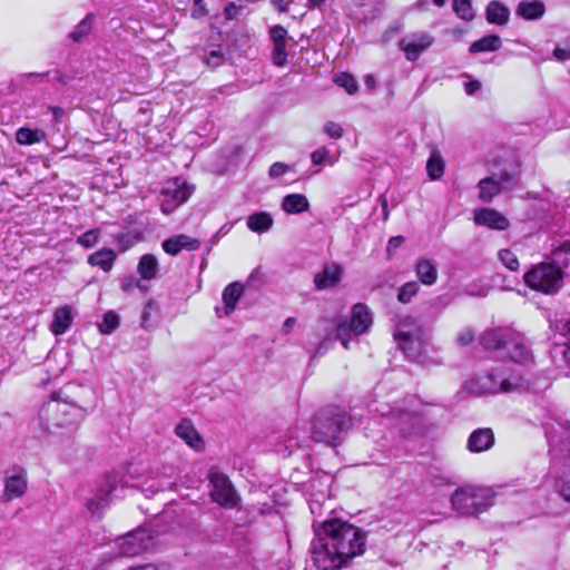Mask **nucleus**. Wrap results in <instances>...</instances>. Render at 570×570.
Returning <instances> with one entry per match:
<instances>
[{
	"label": "nucleus",
	"instance_id": "f257e3e1",
	"mask_svg": "<svg viewBox=\"0 0 570 570\" xmlns=\"http://www.w3.org/2000/svg\"><path fill=\"white\" fill-rule=\"evenodd\" d=\"M311 559L318 570H337L365 550L362 530L340 519L313 521Z\"/></svg>",
	"mask_w": 570,
	"mask_h": 570
},
{
	"label": "nucleus",
	"instance_id": "f03ea898",
	"mask_svg": "<svg viewBox=\"0 0 570 570\" xmlns=\"http://www.w3.org/2000/svg\"><path fill=\"white\" fill-rule=\"evenodd\" d=\"M325 326V336L320 343L316 355H323L328 344L338 340L345 350L350 348L352 336H360L368 332L373 324V315L368 306L357 303L352 307L350 318L338 316L335 318H323Z\"/></svg>",
	"mask_w": 570,
	"mask_h": 570
},
{
	"label": "nucleus",
	"instance_id": "7ed1b4c3",
	"mask_svg": "<svg viewBox=\"0 0 570 570\" xmlns=\"http://www.w3.org/2000/svg\"><path fill=\"white\" fill-rule=\"evenodd\" d=\"M481 345L497 352L498 357L527 365L532 355L523 335L511 327H494L487 330L480 337Z\"/></svg>",
	"mask_w": 570,
	"mask_h": 570
},
{
	"label": "nucleus",
	"instance_id": "20e7f679",
	"mask_svg": "<svg viewBox=\"0 0 570 570\" xmlns=\"http://www.w3.org/2000/svg\"><path fill=\"white\" fill-rule=\"evenodd\" d=\"M83 406L76 404L58 394L45 403L39 412V419L43 429L55 432L56 429L69 428L70 431L78 428L86 417Z\"/></svg>",
	"mask_w": 570,
	"mask_h": 570
},
{
	"label": "nucleus",
	"instance_id": "39448f33",
	"mask_svg": "<svg viewBox=\"0 0 570 570\" xmlns=\"http://www.w3.org/2000/svg\"><path fill=\"white\" fill-rule=\"evenodd\" d=\"M352 428L346 411L337 405L321 409L314 416L313 439L327 445H336Z\"/></svg>",
	"mask_w": 570,
	"mask_h": 570
},
{
	"label": "nucleus",
	"instance_id": "423d86ee",
	"mask_svg": "<svg viewBox=\"0 0 570 570\" xmlns=\"http://www.w3.org/2000/svg\"><path fill=\"white\" fill-rule=\"evenodd\" d=\"M494 495L489 489L464 487L455 490L452 507L461 514H479L493 505Z\"/></svg>",
	"mask_w": 570,
	"mask_h": 570
},
{
	"label": "nucleus",
	"instance_id": "0eeeda50",
	"mask_svg": "<svg viewBox=\"0 0 570 570\" xmlns=\"http://www.w3.org/2000/svg\"><path fill=\"white\" fill-rule=\"evenodd\" d=\"M563 275L554 264L541 263L524 274V282L532 289L554 294L562 285Z\"/></svg>",
	"mask_w": 570,
	"mask_h": 570
},
{
	"label": "nucleus",
	"instance_id": "6e6552de",
	"mask_svg": "<svg viewBox=\"0 0 570 570\" xmlns=\"http://www.w3.org/2000/svg\"><path fill=\"white\" fill-rule=\"evenodd\" d=\"M194 190L193 185L179 178L168 181L161 191L160 210L167 215L171 214L188 200Z\"/></svg>",
	"mask_w": 570,
	"mask_h": 570
},
{
	"label": "nucleus",
	"instance_id": "1a4fd4ad",
	"mask_svg": "<svg viewBox=\"0 0 570 570\" xmlns=\"http://www.w3.org/2000/svg\"><path fill=\"white\" fill-rule=\"evenodd\" d=\"M209 482L212 485L210 495L215 502L225 508L236 505V492L227 475L217 470H212Z\"/></svg>",
	"mask_w": 570,
	"mask_h": 570
},
{
	"label": "nucleus",
	"instance_id": "9d476101",
	"mask_svg": "<svg viewBox=\"0 0 570 570\" xmlns=\"http://www.w3.org/2000/svg\"><path fill=\"white\" fill-rule=\"evenodd\" d=\"M28 489L27 470L20 465H14L6 471L4 489L1 501L7 503L13 499L21 498Z\"/></svg>",
	"mask_w": 570,
	"mask_h": 570
},
{
	"label": "nucleus",
	"instance_id": "9b49d317",
	"mask_svg": "<svg viewBox=\"0 0 570 570\" xmlns=\"http://www.w3.org/2000/svg\"><path fill=\"white\" fill-rule=\"evenodd\" d=\"M154 546L151 531L139 528L126 534L119 544V553L124 557H135Z\"/></svg>",
	"mask_w": 570,
	"mask_h": 570
},
{
	"label": "nucleus",
	"instance_id": "f8f14e48",
	"mask_svg": "<svg viewBox=\"0 0 570 570\" xmlns=\"http://www.w3.org/2000/svg\"><path fill=\"white\" fill-rule=\"evenodd\" d=\"M433 36L425 31H421L402 38L399 41V48L404 52L406 60L415 61L422 52L433 45Z\"/></svg>",
	"mask_w": 570,
	"mask_h": 570
},
{
	"label": "nucleus",
	"instance_id": "ddd939ff",
	"mask_svg": "<svg viewBox=\"0 0 570 570\" xmlns=\"http://www.w3.org/2000/svg\"><path fill=\"white\" fill-rule=\"evenodd\" d=\"M411 322L414 326V318L411 316H406L401 320L397 324L396 332L394 333V338L399 342L400 347L406 354L409 358L416 360L420 355V337H415V333L411 330H404L406 323Z\"/></svg>",
	"mask_w": 570,
	"mask_h": 570
},
{
	"label": "nucleus",
	"instance_id": "4468645a",
	"mask_svg": "<svg viewBox=\"0 0 570 570\" xmlns=\"http://www.w3.org/2000/svg\"><path fill=\"white\" fill-rule=\"evenodd\" d=\"M269 39L273 43L272 49V61L277 67H284L287 63V51L286 43L289 39L287 30L281 26L276 24L269 28Z\"/></svg>",
	"mask_w": 570,
	"mask_h": 570
},
{
	"label": "nucleus",
	"instance_id": "2eb2a0df",
	"mask_svg": "<svg viewBox=\"0 0 570 570\" xmlns=\"http://www.w3.org/2000/svg\"><path fill=\"white\" fill-rule=\"evenodd\" d=\"M116 476L108 475L105 479L104 484L99 488L97 493L87 502V508L91 513H99L109 504L111 493L116 490Z\"/></svg>",
	"mask_w": 570,
	"mask_h": 570
},
{
	"label": "nucleus",
	"instance_id": "dca6fc26",
	"mask_svg": "<svg viewBox=\"0 0 570 570\" xmlns=\"http://www.w3.org/2000/svg\"><path fill=\"white\" fill-rule=\"evenodd\" d=\"M355 17L363 23L375 20L384 10V0H353Z\"/></svg>",
	"mask_w": 570,
	"mask_h": 570
},
{
	"label": "nucleus",
	"instance_id": "f3484780",
	"mask_svg": "<svg viewBox=\"0 0 570 570\" xmlns=\"http://www.w3.org/2000/svg\"><path fill=\"white\" fill-rule=\"evenodd\" d=\"M474 222L497 230H505L509 227L508 218L492 208H480L474 213Z\"/></svg>",
	"mask_w": 570,
	"mask_h": 570
},
{
	"label": "nucleus",
	"instance_id": "a211bd4d",
	"mask_svg": "<svg viewBox=\"0 0 570 570\" xmlns=\"http://www.w3.org/2000/svg\"><path fill=\"white\" fill-rule=\"evenodd\" d=\"M200 246V240L193 238L186 234L175 235L163 242V249L173 256H176L180 250H196Z\"/></svg>",
	"mask_w": 570,
	"mask_h": 570
},
{
	"label": "nucleus",
	"instance_id": "6ab92c4d",
	"mask_svg": "<svg viewBox=\"0 0 570 570\" xmlns=\"http://www.w3.org/2000/svg\"><path fill=\"white\" fill-rule=\"evenodd\" d=\"M341 277L342 268L340 265L326 264L320 273L315 274L314 285L320 291L332 288L338 284Z\"/></svg>",
	"mask_w": 570,
	"mask_h": 570
},
{
	"label": "nucleus",
	"instance_id": "aec40b11",
	"mask_svg": "<svg viewBox=\"0 0 570 570\" xmlns=\"http://www.w3.org/2000/svg\"><path fill=\"white\" fill-rule=\"evenodd\" d=\"M546 13L542 0H522L515 8V14L527 21L540 20Z\"/></svg>",
	"mask_w": 570,
	"mask_h": 570
},
{
	"label": "nucleus",
	"instance_id": "412c9836",
	"mask_svg": "<svg viewBox=\"0 0 570 570\" xmlns=\"http://www.w3.org/2000/svg\"><path fill=\"white\" fill-rule=\"evenodd\" d=\"M494 443V434L491 429H478L471 433L468 440L470 452L479 453L489 450Z\"/></svg>",
	"mask_w": 570,
	"mask_h": 570
},
{
	"label": "nucleus",
	"instance_id": "4be33fe9",
	"mask_svg": "<svg viewBox=\"0 0 570 570\" xmlns=\"http://www.w3.org/2000/svg\"><path fill=\"white\" fill-rule=\"evenodd\" d=\"M485 18L489 23L503 26L510 19V10L501 1L492 0L487 6Z\"/></svg>",
	"mask_w": 570,
	"mask_h": 570
},
{
	"label": "nucleus",
	"instance_id": "5701e85b",
	"mask_svg": "<svg viewBox=\"0 0 570 570\" xmlns=\"http://www.w3.org/2000/svg\"><path fill=\"white\" fill-rule=\"evenodd\" d=\"M71 308L68 305L59 307L55 311L50 330L55 335L65 334L72 323Z\"/></svg>",
	"mask_w": 570,
	"mask_h": 570
},
{
	"label": "nucleus",
	"instance_id": "b1692460",
	"mask_svg": "<svg viewBox=\"0 0 570 570\" xmlns=\"http://www.w3.org/2000/svg\"><path fill=\"white\" fill-rule=\"evenodd\" d=\"M242 294L243 285L239 282L230 283L224 288L222 299L224 302V313L226 316H229L235 311Z\"/></svg>",
	"mask_w": 570,
	"mask_h": 570
},
{
	"label": "nucleus",
	"instance_id": "393cba45",
	"mask_svg": "<svg viewBox=\"0 0 570 570\" xmlns=\"http://www.w3.org/2000/svg\"><path fill=\"white\" fill-rule=\"evenodd\" d=\"M479 198L483 203H490L497 195L502 193V188L497 180V176H489L478 183Z\"/></svg>",
	"mask_w": 570,
	"mask_h": 570
},
{
	"label": "nucleus",
	"instance_id": "a878e982",
	"mask_svg": "<svg viewBox=\"0 0 570 570\" xmlns=\"http://www.w3.org/2000/svg\"><path fill=\"white\" fill-rule=\"evenodd\" d=\"M116 253L110 248H101L88 257V264L91 266H98L104 272L111 271L114 263L116 261Z\"/></svg>",
	"mask_w": 570,
	"mask_h": 570
},
{
	"label": "nucleus",
	"instance_id": "bb28decb",
	"mask_svg": "<svg viewBox=\"0 0 570 570\" xmlns=\"http://www.w3.org/2000/svg\"><path fill=\"white\" fill-rule=\"evenodd\" d=\"M309 203L303 194H289L283 198L282 209L287 214H301L308 210Z\"/></svg>",
	"mask_w": 570,
	"mask_h": 570
},
{
	"label": "nucleus",
	"instance_id": "cd10ccee",
	"mask_svg": "<svg viewBox=\"0 0 570 570\" xmlns=\"http://www.w3.org/2000/svg\"><path fill=\"white\" fill-rule=\"evenodd\" d=\"M556 488L560 495L570 501V456L566 458L556 479Z\"/></svg>",
	"mask_w": 570,
	"mask_h": 570
},
{
	"label": "nucleus",
	"instance_id": "c85d7f7f",
	"mask_svg": "<svg viewBox=\"0 0 570 570\" xmlns=\"http://www.w3.org/2000/svg\"><path fill=\"white\" fill-rule=\"evenodd\" d=\"M273 217L266 212L254 213L247 217V227L255 233H265L273 226Z\"/></svg>",
	"mask_w": 570,
	"mask_h": 570
},
{
	"label": "nucleus",
	"instance_id": "c756f323",
	"mask_svg": "<svg viewBox=\"0 0 570 570\" xmlns=\"http://www.w3.org/2000/svg\"><path fill=\"white\" fill-rule=\"evenodd\" d=\"M176 434L194 449H199L202 439L195 428L188 421H183L176 426Z\"/></svg>",
	"mask_w": 570,
	"mask_h": 570
},
{
	"label": "nucleus",
	"instance_id": "7c9ffc66",
	"mask_svg": "<svg viewBox=\"0 0 570 570\" xmlns=\"http://www.w3.org/2000/svg\"><path fill=\"white\" fill-rule=\"evenodd\" d=\"M415 272L419 279L425 285H433L438 278V269L429 259H421L416 263Z\"/></svg>",
	"mask_w": 570,
	"mask_h": 570
},
{
	"label": "nucleus",
	"instance_id": "2f4dec72",
	"mask_svg": "<svg viewBox=\"0 0 570 570\" xmlns=\"http://www.w3.org/2000/svg\"><path fill=\"white\" fill-rule=\"evenodd\" d=\"M46 139V132L42 129L21 127L16 131V140L20 145H33Z\"/></svg>",
	"mask_w": 570,
	"mask_h": 570
},
{
	"label": "nucleus",
	"instance_id": "473e14b6",
	"mask_svg": "<svg viewBox=\"0 0 570 570\" xmlns=\"http://www.w3.org/2000/svg\"><path fill=\"white\" fill-rule=\"evenodd\" d=\"M501 38L498 35H488L474 41L469 51L478 53L483 51H497L501 48Z\"/></svg>",
	"mask_w": 570,
	"mask_h": 570
},
{
	"label": "nucleus",
	"instance_id": "72a5a7b5",
	"mask_svg": "<svg viewBox=\"0 0 570 570\" xmlns=\"http://www.w3.org/2000/svg\"><path fill=\"white\" fill-rule=\"evenodd\" d=\"M158 268L157 258L151 254L141 256L138 264V272L144 279H153L156 277Z\"/></svg>",
	"mask_w": 570,
	"mask_h": 570
},
{
	"label": "nucleus",
	"instance_id": "f704fd0d",
	"mask_svg": "<svg viewBox=\"0 0 570 570\" xmlns=\"http://www.w3.org/2000/svg\"><path fill=\"white\" fill-rule=\"evenodd\" d=\"M94 19L95 16L88 13L69 33V39L75 42H81L91 32Z\"/></svg>",
	"mask_w": 570,
	"mask_h": 570
},
{
	"label": "nucleus",
	"instance_id": "c9c22d12",
	"mask_svg": "<svg viewBox=\"0 0 570 570\" xmlns=\"http://www.w3.org/2000/svg\"><path fill=\"white\" fill-rule=\"evenodd\" d=\"M426 171L432 180L441 178L444 174V161L439 151H433L426 163Z\"/></svg>",
	"mask_w": 570,
	"mask_h": 570
},
{
	"label": "nucleus",
	"instance_id": "e433bc0d",
	"mask_svg": "<svg viewBox=\"0 0 570 570\" xmlns=\"http://www.w3.org/2000/svg\"><path fill=\"white\" fill-rule=\"evenodd\" d=\"M493 176H497V180L503 191H510L519 185L520 173L518 169H513L512 171L503 170L498 174H493Z\"/></svg>",
	"mask_w": 570,
	"mask_h": 570
},
{
	"label": "nucleus",
	"instance_id": "4c0bfd02",
	"mask_svg": "<svg viewBox=\"0 0 570 570\" xmlns=\"http://www.w3.org/2000/svg\"><path fill=\"white\" fill-rule=\"evenodd\" d=\"M333 80L338 87L345 89L348 95H354L358 90L357 80L351 73H336Z\"/></svg>",
	"mask_w": 570,
	"mask_h": 570
},
{
	"label": "nucleus",
	"instance_id": "58836bf2",
	"mask_svg": "<svg viewBox=\"0 0 570 570\" xmlns=\"http://www.w3.org/2000/svg\"><path fill=\"white\" fill-rule=\"evenodd\" d=\"M120 323V317L114 311L104 314L102 322L99 324V331L102 334H111Z\"/></svg>",
	"mask_w": 570,
	"mask_h": 570
},
{
	"label": "nucleus",
	"instance_id": "ea45409f",
	"mask_svg": "<svg viewBox=\"0 0 570 570\" xmlns=\"http://www.w3.org/2000/svg\"><path fill=\"white\" fill-rule=\"evenodd\" d=\"M452 7L461 19L470 21L474 18L471 0H453Z\"/></svg>",
	"mask_w": 570,
	"mask_h": 570
},
{
	"label": "nucleus",
	"instance_id": "a19ab883",
	"mask_svg": "<svg viewBox=\"0 0 570 570\" xmlns=\"http://www.w3.org/2000/svg\"><path fill=\"white\" fill-rule=\"evenodd\" d=\"M419 291V284L416 282H409L402 285L399 291L397 299L399 302L406 304L411 301L413 296L416 295Z\"/></svg>",
	"mask_w": 570,
	"mask_h": 570
},
{
	"label": "nucleus",
	"instance_id": "79ce46f5",
	"mask_svg": "<svg viewBox=\"0 0 570 570\" xmlns=\"http://www.w3.org/2000/svg\"><path fill=\"white\" fill-rule=\"evenodd\" d=\"M99 235L100 230L98 228L89 229L77 238V244L86 248H91L98 242Z\"/></svg>",
	"mask_w": 570,
	"mask_h": 570
},
{
	"label": "nucleus",
	"instance_id": "37998d69",
	"mask_svg": "<svg viewBox=\"0 0 570 570\" xmlns=\"http://www.w3.org/2000/svg\"><path fill=\"white\" fill-rule=\"evenodd\" d=\"M499 258L502 264L510 271H515L519 267V261L513 252L510 249H501L499 252Z\"/></svg>",
	"mask_w": 570,
	"mask_h": 570
},
{
	"label": "nucleus",
	"instance_id": "c03bdc74",
	"mask_svg": "<svg viewBox=\"0 0 570 570\" xmlns=\"http://www.w3.org/2000/svg\"><path fill=\"white\" fill-rule=\"evenodd\" d=\"M154 307L155 302L153 299H149L142 309L140 325L146 331H150L154 327V325L150 322V311L154 309Z\"/></svg>",
	"mask_w": 570,
	"mask_h": 570
},
{
	"label": "nucleus",
	"instance_id": "a18cd8bd",
	"mask_svg": "<svg viewBox=\"0 0 570 570\" xmlns=\"http://www.w3.org/2000/svg\"><path fill=\"white\" fill-rule=\"evenodd\" d=\"M552 55L559 61L570 60V38L564 41L563 47H556Z\"/></svg>",
	"mask_w": 570,
	"mask_h": 570
},
{
	"label": "nucleus",
	"instance_id": "49530a36",
	"mask_svg": "<svg viewBox=\"0 0 570 570\" xmlns=\"http://www.w3.org/2000/svg\"><path fill=\"white\" fill-rule=\"evenodd\" d=\"M197 535L203 542H216L223 539V534L217 530L203 529Z\"/></svg>",
	"mask_w": 570,
	"mask_h": 570
},
{
	"label": "nucleus",
	"instance_id": "de8ad7c7",
	"mask_svg": "<svg viewBox=\"0 0 570 570\" xmlns=\"http://www.w3.org/2000/svg\"><path fill=\"white\" fill-rule=\"evenodd\" d=\"M324 132L334 139H340L343 136L342 126L334 121H328L324 127Z\"/></svg>",
	"mask_w": 570,
	"mask_h": 570
},
{
	"label": "nucleus",
	"instance_id": "09e8293b",
	"mask_svg": "<svg viewBox=\"0 0 570 570\" xmlns=\"http://www.w3.org/2000/svg\"><path fill=\"white\" fill-rule=\"evenodd\" d=\"M243 10L242 6L229 2L224 9V16L227 20H237Z\"/></svg>",
	"mask_w": 570,
	"mask_h": 570
},
{
	"label": "nucleus",
	"instance_id": "8fccbe9b",
	"mask_svg": "<svg viewBox=\"0 0 570 570\" xmlns=\"http://www.w3.org/2000/svg\"><path fill=\"white\" fill-rule=\"evenodd\" d=\"M288 168H289L288 165L284 164V163H274L269 167L268 175L272 178H276V177L284 175L288 170Z\"/></svg>",
	"mask_w": 570,
	"mask_h": 570
},
{
	"label": "nucleus",
	"instance_id": "3c124183",
	"mask_svg": "<svg viewBox=\"0 0 570 570\" xmlns=\"http://www.w3.org/2000/svg\"><path fill=\"white\" fill-rule=\"evenodd\" d=\"M327 156H328V149L325 147H321L312 153L311 160H312L313 165H321L324 163V160Z\"/></svg>",
	"mask_w": 570,
	"mask_h": 570
},
{
	"label": "nucleus",
	"instance_id": "603ef678",
	"mask_svg": "<svg viewBox=\"0 0 570 570\" xmlns=\"http://www.w3.org/2000/svg\"><path fill=\"white\" fill-rule=\"evenodd\" d=\"M556 330L561 335H563L566 337H570V316L558 321L556 323Z\"/></svg>",
	"mask_w": 570,
	"mask_h": 570
},
{
	"label": "nucleus",
	"instance_id": "864d4df0",
	"mask_svg": "<svg viewBox=\"0 0 570 570\" xmlns=\"http://www.w3.org/2000/svg\"><path fill=\"white\" fill-rule=\"evenodd\" d=\"M473 340H474V333L470 328L462 331L458 335V338H456L458 343L462 346L469 345L470 343L473 342Z\"/></svg>",
	"mask_w": 570,
	"mask_h": 570
},
{
	"label": "nucleus",
	"instance_id": "5fc2aeb1",
	"mask_svg": "<svg viewBox=\"0 0 570 570\" xmlns=\"http://www.w3.org/2000/svg\"><path fill=\"white\" fill-rule=\"evenodd\" d=\"M481 88V82L479 80H469L464 83L465 94L469 96L474 95Z\"/></svg>",
	"mask_w": 570,
	"mask_h": 570
},
{
	"label": "nucleus",
	"instance_id": "6e6d98bb",
	"mask_svg": "<svg viewBox=\"0 0 570 570\" xmlns=\"http://www.w3.org/2000/svg\"><path fill=\"white\" fill-rule=\"evenodd\" d=\"M403 240V236L391 237L387 244V253L391 254L393 250L399 248L402 245Z\"/></svg>",
	"mask_w": 570,
	"mask_h": 570
},
{
	"label": "nucleus",
	"instance_id": "4d7b16f0",
	"mask_svg": "<svg viewBox=\"0 0 570 570\" xmlns=\"http://www.w3.org/2000/svg\"><path fill=\"white\" fill-rule=\"evenodd\" d=\"M140 286L139 282H136L134 277L129 276L122 279L121 288L125 292H130L134 287Z\"/></svg>",
	"mask_w": 570,
	"mask_h": 570
},
{
	"label": "nucleus",
	"instance_id": "13d9d810",
	"mask_svg": "<svg viewBox=\"0 0 570 570\" xmlns=\"http://www.w3.org/2000/svg\"><path fill=\"white\" fill-rule=\"evenodd\" d=\"M294 0H272L273 4L281 12H287L289 9V4L293 3Z\"/></svg>",
	"mask_w": 570,
	"mask_h": 570
},
{
	"label": "nucleus",
	"instance_id": "bf43d9fd",
	"mask_svg": "<svg viewBox=\"0 0 570 570\" xmlns=\"http://www.w3.org/2000/svg\"><path fill=\"white\" fill-rule=\"evenodd\" d=\"M296 324V318L294 317H287L282 326V333L288 334L293 330L294 325Z\"/></svg>",
	"mask_w": 570,
	"mask_h": 570
},
{
	"label": "nucleus",
	"instance_id": "052dcab7",
	"mask_svg": "<svg viewBox=\"0 0 570 570\" xmlns=\"http://www.w3.org/2000/svg\"><path fill=\"white\" fill-rule=\"evenodd\" d=\"M223 60L222 55L217 53L216 51H212L208 58V63H213L215 66L220 65Z\"/></svg>",
	"mask_w": 570,
	"mask_h": 570
},
{
	"label": "nucleus",
	"instance_id": "680f3d73",
	"mask_svg": "<svg viewBox=\"0 0 570 570\" xmlns=\"http://www.w3.org/2000/svg\"><path fill=\"white\" fill-rule=\"evenodd\" d=\"M400 32V28L399 27H390L384 36H383V40L384 41H387L390 38H392L394 35L399 33Z\"/></svg>",
	"mask_w": 570,
	"mask_h": 570
},
{
	"label": "nucleus",
	"instance_id": "e2e57ef3",
	"mask_svg": "<svg viewBox=\"0 0 570 570\" xmlns=\"http://www.w3.org/2000/svg\"><path fill=\"white\" fill-rule=\"evenodd\" d=\"M380 202H381V205H382L383 220H387V218H389L387 200L383 196H381L380 197Z\"/></svg>",
	"mask_w": 570,
	"mask_h": 570
},
{
	"label": "nucleus",
	"instance_id": "0e129e2a",
	"mask_svg": "<svg viewBox=\"0 0 570 570\" xmlns=\"http://www.w3.org/2000/svg\"><path fill=\"white\" fill-rule=\"evenodd\" d=\"M118 243L119 244H125L122 249L124 250L127 249L131 245V243H129V234H121V235H119L118 236Z\"/></svg>",
	"mask_w": 570,
	"mask_h": 570
},
{
	"label": "nucleus",
	"instance_id": "69168bd1",
	"mask_svg": "<svg viewBox=\"0 0 570 570\" xmlns=\"http://www.w3.org/2000/svg\"><path fill=\"white\" fill-rule=\"evenodd\" d=\"M563 361L570 366V344H566L561 351Z\"/></svg>",
	"mask_w": 570,
	"mask_h": 570
},
{
	"label": "nucleus",
	"instance_id": "338daca9",
	"mask_svg": "<svg viewBox=\"0 0 570 570\" xmlns=\"http://www.w3.org/2000/svg\"><path fill=\"white\" fill-rule=\"evenodd\" d=\"M511 390H512V384L510 383V381H509V380L503 379V380L501 381V383H500V389H499V391H501V392H509V391H511Z\"/></svg>",
	"mask_w": 570,
	"mask_h": 570
},
{
	"label": "nucleus",
	"instance_id": "774afa93",
	"mask_svg": "<svg viewBox=\"0 0 570 570\" xmlns=\"http://www.w3.org/2000/svg\"><path fill=\"white\" fill-rule=\"evenodd\" d=\"M128 570H158V568L151 563L134 567Z\"/></svg>",
	"mask_w": 570,
	"mask_h": 570
}]
</instances>
